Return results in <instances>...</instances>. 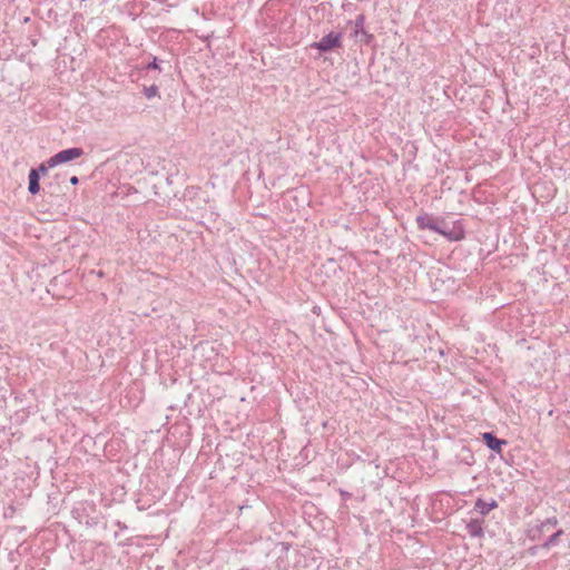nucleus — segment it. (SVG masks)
<instances>
[{
  "label": "nucleus",
  "mask_w": 570,
  "mask_h": 570,
  "mask_svg": "<svg viewBox=\"0 0 570 570\" xmlns=\"http://www.w3.org/2000/svg\"><path fill=\"white\" fill-rule=\"evenodd\" d=\"M80 156V150L73 148V158H77Z\"/></svg>",
  "instance_id": "obj_13"
},
{
  "label": "nucleus",
  "mask_w": 570,
  "mask_h": 570,
  "mask_svg": "<svg viewBox=\"0 0 570 570\" xmlns=\"http://www.w3.org/2000/svg\"><path fill=\"white\" fill-rule=\"evenodd\" d=\"M363 21H364V17L363 16H360L356 20V28H362L363 27Z\"/></svg>",
  "instance_id": "obj_12"
},
{
  "label": "nucleus",
  "mask_w": 570,
  "mask_h": 570,
  "mask_svg": "<svg viewBox=\"0 0 570 570\" xmlns=\"http://www.w3.org/2000/svg\"><path fill=\"white\" fill-rule=\"evenodd\" d=\"M498 507V503L495 500H491L490 502L488 501H484L482 499H479L476 502H475V509L481 513V514H488L490 511H492L493 509H495Z\"/></svg>",
  "instance_id": "obj_6"
},
{
  "label": "nucleus",
  "mask_w": 570,
  "mask_h": 570,
  "mask_svg": "<svg viewBox=\"0 0 570 570\" xmlns=\"http://www.w3.org/2000/svg\"><path fill=\"white\" fill-rule=\"evenodd\" d=\"M428 227L430 229H432V230H435V232L442 234L443 236H445L450 240H461V239L464 238V229H463V226L460 223H456L453 226V228L450 229V230L440 229L439 227H436L433 224L428 225Z\"/></svg>",
  "instance_id": "obj_3"
},
{
  "label": "nucleus",
  "mask_w": 570,
  "mask_h": 570,
  "mask_svg": "<svg viewBox=\"0 0 570 570\" xmlns=\"http://www.w3.org/2000/svg\"><path fill=\"white\" fill-rule=\"evenodd\" d=\"M48 160V167L55 168L58 165L71 161V148L63 149L51 156Z\"/></svg>",
  "instance_id": "obj_4"
},
{
  "label": "nucleus",
  "mask_w": 570,
  "mask_h": 570,
  "mask_svg": "<svg viewBox=\"0 0 570 570\" xmlns=\"http://www.w3.org/2000/svg\"><path fill=\"white\" fill-rule=\"evenodd\" d=\"M69 183H71V176L68 170L55 173L50 177V184L48 186L50 194L57 196L66 194Z\"/></svg>",
  "instance_id": "obj_1"
},
{
  "label": "nucleus",
  "mask_w": 570,
  "mask_h": 570,
  "mask_svg": "<svg viewBox=\"0 0 570 570\" xmlns=\"http://www.w3.org/2000/svg\"><path fill=\"white\" fill-rule=\"evenodd\" d=\"M68 281H69V274L67 272H65V273L60 274L59 276H56L51 281V286L56 287V286L68 283Z\"/></svg>",
  "instance_id": "obj_7"
},
{
  "label": "nucleus",
  "mask_w": 570,
  "mask_h": 570,
  "mask_svg": "<svg viewBox=\"0 0 570 570\" xmlns=\"http://www.w3.org/2000/svg\"><path fill=\"white\" fill-rule=\"evenodd\" d=\"M40 178L41 177L38 175V173L31 168L28 177L29 183H40Z\"/></svg>",
  "instance_id": "obj_9"
},
{
  "label": "nucleus",
  "mask_w": 570,
  "mask_h": 570,
  "mask_svg": "<svg viewBox=\"0 0 570 570\" xmlns=\"http://www.w3.org/2000/svg\"><path fill=\"white\" fill-rule=\"evenodd\" d=\"M51 167H48V160L41 163L37 168H32L41 177L48 173Z\"/></svg>",
  "instance_id": "obj_8"
},
{
  "label": "nucleus",
  "mask_w": 570,
  "mask_h": 570,
  "mask_svg": "<svg viewBox=\"0 0 570 570\" xmlns=\"http://www.w3.org/2000/svg\"><path fill=\"white\" fill-rule=\"evenodd\" d=\"M482 439L483 441L485 442V444L493 451H495L497 453H501L502 451V445H504L507 443V441L504 440H499L497 439L492 433H483L482 434Z\"/></svg>",
  "instance_id": "obj_5"
},
{
  "label": "nucleus",
  "mask_w": 570,
  "mask_h": 570,
  "mask_svg": "<svg viewBox=\"0 0 570 570\" xmlns=\"http://www.w3.org/2000/svg\"><path fill=\"white\" fill-rule=\"evenodd\" d=\"M28 190L32 195L38 194L40 190V183H29Z\"/></svg>",
  "instance_id": "obj_10"
},
{
  "label": "nucleus",
  "mask_w": 570,
  "mask_h": 570,
  "mask_svg": "<svg viewBox=\"0 0 570 570\" xmlns=\"http://www.w3.org/2000/svg\"><path fill=\"white\" fill-rule=\"evenodd\" d=\"M78 181L77 177L73 176V185H76Z\"/></svg>",
  "instance_id": "obj_15"
},
{
  "label": "nucleus",
  "mask_w": 570,
  "mask_h": 570,
  "mask_svg": "<svg viewBox=\"0 0 570 570\" xmlns=\"http://www.w3.org/2000/svg\"><path fill=\"white\" fill-rule=\"evenodd\" d=\"M561 534H562V531H561V530H559L558 532H556V533L550 538V540L547 542V544H546V546L548 547V546L552 544L553 542H556V541H557V539H558Z\"/></svg>",
  "instance_id": "obj_11"
},
{
  "label": "nucleus",
  "mask_w": 570,
  "mask_h": 570,
  "mask_svg": "<svg viewBox=\"0 0 570 570\" xmlns=\"http://www.w3.org/2000/svg\"><path fill=\"white\" fill-rule=\"evenodd\" d=\"M341 38V33L330 32L328 35L324 36L320 41L314 42L312 47L323 52L330 51L334 48H340L342 46Z\"/></svg>",
  "instance_id": "obj_2"
},
{
  "label": "nucleus",
  "mask_w": 570,
  "mask_h": 570,
  "mask_svg": "<svg viewBox=\"0 0 570 570\" xmlns=\"http://www.w3.org/2000/svg\"><path fill=\"white\" fill-rule=\"evenodd\" d=\"M150 68L153 69H157L158 68V65L156 62V60H154L150 65H149Z\"/></svg>",
  "instance_id": "obj_14"
}]
</instances>
